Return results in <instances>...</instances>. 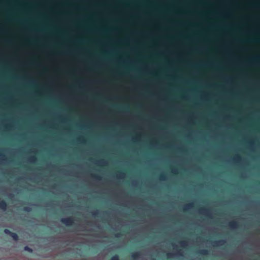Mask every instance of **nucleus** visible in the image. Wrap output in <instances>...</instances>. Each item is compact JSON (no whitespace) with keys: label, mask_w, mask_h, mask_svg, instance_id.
<instances>
[{"label":"nucleus","mask_w":260,"mask_h":260,"mask_svg":"<svg viewBox=\"0 0 260 260\" xmlns=\"http://www.w3.org/2000/svg\"><path fill=\"white\" fill-rule=\"evenodd\" d=\"M61 222L67 226L72 225L74 223V219L73 217L63 218L60 220Z\"/></svg>","instance_id":"nucleus-1"},{"label":"nucleus","mask_w":260,"mask_h":260,"mask_svg":"<svg viewBox=\"0 0 260 260\" xmlns=\"http://www.w3.org/2000/svg\"><path fill=\"white\" fill-rule=\"evenodd\" d=\"M209 210H210L209 209H207L205 207H202L199 209V211H200V213H201L203 215H207L208 217H210L209 216V215L208 214V212H209Z\"/></svg>","instance_id":"nucleus-2"},{"label":"nucleus","mask_w":260,"mask_h":260,"mask_svg":"<svg viewBox=\"0 0 260 260\" xmlns=\"http://www.w3.org/2000/svg\"><path fill=\"white\" fill-rule=\"evenodd\" d=\"M229 226L230 228L232 229H235L238 228L239 224L236 221H232L229 222Z\"/></svg>","instance_id":"nucleus-3"},{"label":"nucleus","mask_w":260,"mask_h":260,"mask_svg":"<svg viewBox=\"0 0 260 260\" xmlns=\"http://www.w3.org/2000/svg\"><path fill=\"white\" fill-rule=\"evenodd\" d=\"M226 241L224 240H220L218 241H215L213 242V246H222L225 243Z\"/></svg>","instance_id":"nucleus-4"},{"label":"nucleus","mask_w":260,"mask_h":260,"mask_svg":"<svg viewBox=\"0 0 260 260\" xmlns=\"http://www.w3.org/2000/svg\"><path fill=\"white\" fill-rule=\"evenodd\" d=\"M7 207V204L4 200L0 201V209L5 211Z\"/></svg>","instance_id":"nucleus-5"},{"label":"nucleus","mask_w":260,"mask_h":260,"mask_svg":"<svg viewBox=\"0 0 260 260\" xmlns=\"http://www.w3.org/2000/svg\"><path fill=\"white\" fill-rule=\"evenodd\" d=\"M141 255V253L140 252H139V251L135 252L132 254V257L134 259H137L140 257Z\"/></svg>","instance_id":"nucleus-6"},{"label":"nucleus","mask_w":260,"mask_h":260,"mask_svg":"<svg viewBox=\"0 0 260 260\" xmlns=\"http://www.w3.org/2000/svg\"><path fill=\"white\" fill-rule=\"evenodd\" d=\"M197 253L200 255H207L209 253V251L206 249H201L197 251Z\"/></svg>","instance_id":"nucleus-7"},{"label":"nucleus","mask_w":260,"mask_h":260,"mask_svg":"<svg viewBox=\"0 0 260 260\" xmlns=\"http://www.w3.org/2000/svg\"><path fill=\"white\" fill-rule=\"evenodd\" d=\"M193 207V203H189V204H187V205H186L185 206V207L183 208V211H186L188 209L192 208Z\"/></svg>","instance_id":"nucleus-8"},{"label":"nucleus","mask_w":260,"mask_h":260,"mask_svg":"<svg viewBox=\"0 0 260 260\" xmlns=\"http://www.w3.org/2000/svg\"><path fill=\"white\" fill-rule=\"evenodd\" d=\"M10 236L13 238L14 240L16 241H17L18 240V236L15 233L12 232Z\"/></svg>","instance_id":"nucleus-9"},{"label":"nucleus","mask_w":260,"mask_h":260,"mask_svg":"<svg viewBox=\"0 0 260 260\" xmlns=\"http://www.w3.org/2000/svg\"><path fill=\"white\" fill-rule=\"evenodd\" d=\"M159 179L161 181H165L167 179L166 175L165 174H161L159 176Z\"/></svg>","instance_id":"nucleus-10"},{"label":"nucleus","mask_w":260,"mask_h":260,"mask_svg":"<svg viewBox=\"0 0 260 260\" xmlns=\"http://www.w3.org/2000/svg\"><path fill=\"white\" fill-rule=\"evenodd\" d=\"M241 157L238 155H236L233 158L234 161L237 162H239L241 160Z\"/></svg>","instance_id":"nucleus-11"},{"label":"nucleus","mask_w":260,"mask_h":260,"mask_svg":"<svg viewBox=\"0 0 260 260\" xmlns=\"http://www.w3.org/2000/svg\"><path fill=\"white\" fill-rule=\"evenodd\" d=\"M180 244L182 247H185L187 246V242L186 241H182L180 242Z\"/></svg>","instance_id":"nucleus-12"},{"label":"nucleus","mask_w":260,"mask_h":260,"mask_svg":"<svg viewBox=\"0 0 260 260\" xmlns=\"http://www.w3.org/2000/svg\"><path fill=\"white\" fill-rule=\"evenodd\" d=\"M24 249L25 251H28L29 252H32V249L31 248H30V247H29L28 246H26L24 247Z\"/></svg>","instance_id":"nucleus-13"},{"label":"nucleus","mask_w":260,"mask_h":260,"mask_svg":"<svg viewBox=\"0 0 260 260\" xmlns=\"http://www.w3.org/2000/svg\"><path fill=\"white\" fill-rule=\"evenodd\" d=\"M110 260H120L118 255L115 254L111 257Z\"/></svg>","instance_id":"nucleus-14"},{"label":"nucleus","mask_w":260,"mask_h":260,"mask_svg":"<svg viewBox=\"0 0 260 260\" xmlns=\"http://www.w3.org/2000/svg\"><path fill=\"white\" fill-rule=\"evenodd\" d=\"M23 210L25 212H29L31 211V208L29 207H24Z\"/></svg>","instance_id":"nucleus-15"},{"label":"nucleus","mask_w":260,"mask_h":260,"mask_svg":"<svg viewBox=\"0 0 260 260\" xmlns=\"http://www.w3.org/2000/svg\"><path fill=\"white\" fill-rule=\"evenodd\" d=\"M36 159L37 158L35 156H31L29 158V160L30 162H35Z\"/></svg>","instance_id":"nucleus-16"},{"label":"nucleus","mask_w":260,"mask_h":260,"mask_svg":"<svg viewBox=\"0 0 260 260\" xmlns=\"http://www.w3.org/2000/svg\"><path fill=\"white\" fill-rule=\"evenodd\" d=\"M4 233L6 234H7V235H11L12 233V232L11 231H10L8 229H5L4 230Z\"/></svg>","instance_id":"nucleus-17"},{"label":"nucleus","mask_w":260,"mask_h":260,"mask_svg":"<svg viewBox=\"0 0 260 260\" xmlns=\"http://www.w3.org/2000/svg\"><path fill=\"white\" fill-rule=\"evenodd\" d=\"M92 177H93V178H94L95 179H96L97 180H101V177L99 175H92Z\"/></svg>","instance_id":"nucleus-18"},{"label":"nucleus","mask_w":260,"mask_h":260,"mask_svg":"<svg viewBox=\"0 0 260 260\" xmlns=\"http://www.w3.org/2000/svg\"><path fill=\"white\" fill-rule=\"evenodd\" d=\"M92 214L94 216H98L99 214V210H96V211L92 212Z\"/></svg>","instance_id":"nucleus-19"},{"label":"nucleus","mask_w":260,"mask_h":260,"mask_svg":"<svg viewBox=\"0 0 260 260\" xmlns=\"http://www.w3.org/2000/svg\"><path fill=\"white\" fill-rule=\"evenodd\" d=\"M0 158L2 160H5V155L3 153L0 152Z\"/></svg>","instance_id":"nucleus-20"},{"label":"nucleus","mask_w":260,"mask_h":260,"mask_svg":"<svg viewBox=\"0 0 260 260\" xmlns=\"http://www.w3.org/2000/svg\"><path fill=\"white\" fill-rule=\"evenodd\" d=\"M173 255L174 254L173 253H168L167 254V258H170L173 257Z\"/></svg>","instance_id":"nucleus-21"},{"label":"nucleus","mask_w":260,"mask_h":260,"mask_svg":"<svg viewBox=\"0 0 260 260\" xmlns=\"http://www.w3.org/2000/svg\"><path fill=\"white\" fill-rule=\"evenodd\" d=\"M118 173L119 174V176H118L119 178H121L123 176L124 173L122 172H118Z\"/></svg>","instance_id":"nucleus-22"},{"label":"nucleus","mask_w":260,"mask_h":260,"mask_svg":"<svg viewBox=\"0 0 260 260\" xmlns=\"http://www.w3.org/2000/svg\"><path fill=\"white\" fill-rule=\"evenodd\" d=\"M122 235L121 233H116L115 234V237L116 238H119Z\"/></svg>","instance_id":"nucleus-23"},{"label":"nucleus","mask_w":260,"mask_h":260,"mask_svg":"<svg viewBox=\"0 0 260 260\" xmlns=\"http://www.w3.org/2000/svg\"><path fill=\"white\" fill-rule=\"evenodd\" d=\"M172 172L174 174H177V170L176 169H172Z\"/></svg>","instance_id":"nucleus-24"},{"label":"nucleus","mask_w":260,"mask_h":260,"mask_svg":"<svg viewBox=\"0 0 260 260\" xmlns=\"http://www.w3.org/2000/svg\"><path fill=\"white\" fill-rule=\"evenodd\" d=\"M98 162L100 164H105V161L104 160H99Z\"/></svg>","instance_id":"nucleus-25"},{"label":"nucleus","mask_w":260,"mask_h":260,"mask_svg":"<svg viewBox=\"0 0 260 260\" xmlns=\"http://www.w3.org/2000/svg\"><path fill=\"white\" fill-rule=\"evenodd\" d=\"M13 196H14V195H13V194H10V196H9L10 198H12V197H13Z\"/></svg>","instance_id":"nucleus-26"},{"label":"nucleus","mask_w":260,"mask_h":260,"mask_svg":"<svg viewBox=\"0 0 260 260\" xmlns=\"http://www.w3.org/2000/svg\"><path fill=\"white\" fill-rule=\"evenodd\" d=\"M177 254H178V255H182V253H180V252H179Z\"/></svg>","instance_id":"nucleus-27"}]
</instances>
